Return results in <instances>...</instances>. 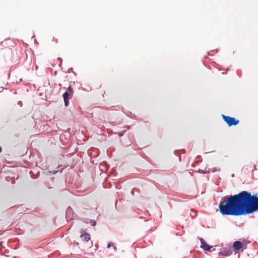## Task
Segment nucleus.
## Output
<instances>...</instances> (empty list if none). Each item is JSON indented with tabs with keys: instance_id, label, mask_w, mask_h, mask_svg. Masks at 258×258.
Masks as SVG:
<instances>
[{
	"instance_id": "obj_11",
	"label": "nucleus",
	"mask_w": 258,
	"mask_h": 258,
	"mask_svg": "<svg viewBox=\"0 0 258 258\" xmlns=\"http://www.w3.org/2000/svg\"><path fill=\"white\" fill-rule=\"evenodd\" d=\"M91 223L93 226H95L96 225V222L95 221H91Z\"/></svg>"
},
{
	"instance_id": "obj_6",
	"label": "nucleus",
	"mask_w": 258,
	"mask_h": 258,
	"mask_svg": "<svg viewBox=\"0 0 258 258\" xmlns=\"http://www.w3.org/2000/svg\"><path fill=\"white\" fill-rule=\"evenodd\" d=\"M233 247L235 250H238L243 247V244L240 241H236L233 243Z\"/></svg>"
},
{
	"instance_id": "obj_3",
	"label": "nucleus",
	"mask_w": 258,
	"mask_h": 258,
	"mask_svg": "<svg viewBox=\"0 0 258 258\" xmlns=\"http://www.w3.org/2000/svg\"><path fill=\"white\" fill-rule=\"evenodd\" d=\"M201 242V247L204 249L205 250L209 251L211 248L213 247V246H209L206 242V241L202 238L200 239Z\"/></svg>"
},
{
	"instance_id": "obj_1",
	"label": "nucleus",
	"mask_w": 258,
	"mask_h": 258,
	"mask_svg": "<svg viewBox=\"0 0 258 258\" xmlns=\"http://www.w3.org/2000/svg\"><path fill=\"white\" fill-rule=\"evenodd\" d=\"M219 212L223 215L241 216L258 211L257 195L252 196L247 191L226 198L219 205Z\"/></svg>"
},
{
	"instance_id": "obj_4",
	"label": "nucleus",
	"mask_w": 258,
	"mask_h": 258,
	"mask_svg": "<svg viewBox=\"0 0 258 258\" xmlns=\"http://www.w3.org/2000/svg\"><path fill=\"white\" fill-rule=\"evenodd\" d=\"M63 98L66 106H68L69 103V99L71 97V94L69 92L66 91L63 94Z\"/></svg>"
},
{
	"instance_id": "obj_5",
	"label": "nucleus",
	"mask_w": 258,
	"mask_h": 258,
	"mask_svg": "<svg viewBox=\"0 0 258 258\" xmlns=\"http://www.w3.org/2000/svg\"><path fill=\"white\" fill-rule=\"evenodd\" d=\"M81 237L82 238L83 240L86 241H88L90 240V237L89 234L86 233L84 230H81Z\"/></svg>"
},
{
	"instance_id": "obj_10",
	"label": "nucleus",
	"mask_w": 258,
	"mask_h": 258,
	"mask_svg": "<svg viewBox=\"0 0 258 258\" xmlns=\"http://www.w3.org/2000/svg\"><path fill=\"white\" fill-rule=\"evenodd\" d=\"M192 211L193 212L194 214H191V216L192 217V218H194L197 216V213L196 211H194L192 210Z\"/></svg>"
},
{
	"instance_id": "obj_2",
	"label": "nucleus",
	"mask_w": 258,
	"mask_h": 258,
	"mask_svg": "<svg viewBox=\"0 0 258 258\" xmlns=\"http://www.w3.org/2000/svg\"><path fill=\"white\" fill-rule=\"evenodd\" d=\"M222 116L224 121L227 123L229 126H231L232 125H236L239 122V120L236 119L234 117L226 116L224 115H222Z\"/></svg>"
},
{
	"instance_id": "obj_12",
	"label": "nucleus",
	"mask_w": 258,
	"mask_h": 258,
	"mask_svg": "<svg viewBox=\"0 0 258 258\" xmlns=\"http://www.w3.org/2000/svg\"><path fill=\"white\" fill-rule=\"evenodd\" d=\"M123 135L122 133H119V136L121 137Z\"/></svg>"
},
{
	"instance_id": "obj_7",
	"label": "nucleus",
	"mask_w": 258,
	"mask_h": 258,
	"mask_svg": "<svg viewBox=\"0 0 258 258\" xmlns=\"http://www.w3.org/2000/svg\"><path fill=\"white\" fill-rule=\"evenodd\" d=\"M68 92H69V93H70V94H71V97H72L73 96V87L71 86H70L68 88Z\"/></svg>"
},
{
	"instance_id": "obj_9",
	"label": "nucleus",
	"mask_w": 258,
	"mask_h": 258,
	"mask_svg": "<svg viewBox=\"0 0 258 258\" xmlns=\"http://www.w3.org/2000/svg\"><path fill=\"white\" fill-rule=\"evenodd\" d=\"M199 173H203V174H206V173H208L209 172V171H204L201 169H200L199 170V171H198Z\"/></svg>"
},
{
	"instance_id": "obj_13",
	"label": "nucleus",
	"mask_w": 258,
	"mask_h": 258,
	"mask_svg": "<svg viewBox=\"0 0 258 258\" xmlns=\"http://www.w3.org/2000/svg\"><path fill=\"white\" fill-rule=\"evenodd\" d=\"M2 148L0 147V153L2 152Z\"/></svg>"
},
{
	"instance_id": "obj_8",
	"label": "nucleus",
	"mask_w": 258,
	"mask_h": 258,
	"mask_svg": "<svg viewBox=\"0 0 258 258\" xmlns=\"http://www.w3.org/2000/svg\"><path fill=\"white\" fill-rule=\"evenodd\" d=\"M111 246L113 247V248H114V250H116V247L114 246V243H111V242H109V243H108V245H107V248H110Z\"/></svg>"
}]
</instances>
